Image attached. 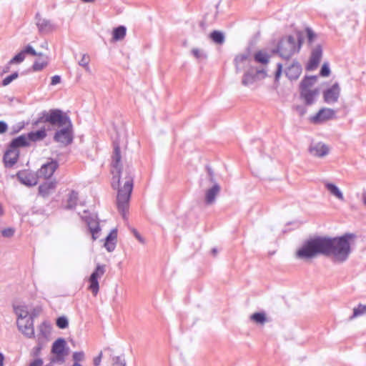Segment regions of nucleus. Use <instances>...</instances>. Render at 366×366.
<instances>
[{
    "mask_svg": "<svg viewBox=\"0 0 366 366\" xmlns=\"http://www.w3.org/2000/svg\"><path fill=\"white\" fill-rule=\"evenodd\" d=\"M121 158L120 147L117 144H114L111 164L113 174L112 187L114 189H118L117 207L119 212L125 219L134 187V169L128 166L122 170Z\"/></svg>",
    "mask_w": 366,
    "mask_h": 366,
    "instance_id": "f257e3e1",
    "label": "nucleus"
},
{
    "mask_svg": "<svg viewBox=\"0 0 366 366\" xmlns=\"http://www.w3.org/2000/svg\"><path fill=\"white\" fill-rule=\"evenodd\" d=\"M49 124L53 127H57L53 139L62 147L71 144L74 139L73 124L67 114L59 109L43 110L38 114V117L32 123L34 126L39 124Z\"/></svg>",
    "mask_w": 366,
    "mask_h": 366,
    "instance_id": "f03ea898",
    "label": "nucleus"
},
{
    "mask_svg": "<svg viewBox=\"0 0 366 366\" xmlns=\"http://www.w3.org/2000/svg\"><path fill=\"white\" fill-rule=\"evenodd\" d=\"M330 246L329 237H314L303 243L297 251V257L303 259H312L320 254L327 257Z\"/></svg>",
    "mask_w": 366,
    "mask_h": 366,
    "instance_id": "7ed1b4c3",
    "label": "nucleus"
},
{
    "mask_svg": "<svg viewBox=\"0 0 366 366\" xmlns=\"http://www.w3.org/2000/svg\"><path fill=\"white\" fill-rule=\"evenodd\" d=\"M355 237L353 234L346 233L340 237H330L331 246L327 257H332L335 262H345L352 252L350 240Z\"/></svg>",
    "mask_w": 366,
    "mask_h": 366,
    "instance_id": "20e7f679",
    "label": "nucleus"
},
{
    "mask_svg": "<svg viewBox=\"0 0 366 366\" xmlns=\"http://www.w3.org/2000/svg\"><path fill=\"white\" fill-rule=\"evenodd\" d=\"M301 46L302 39L300 36L296 39L292 35L285 36L280 39L273 53H277L281 58L287 60L300 51Z\"/></svg>",
    "mask_w": 366,
    "mask_h": 366,
    "instance_id": "39448f33",
    "label": "nucleus"
},
{
    "mask_svg": "<svg viewBox=\"0 0 366 366\" xmlns=\"http://www.w3.org/2000/svg\"><path fill=\"white\" fill-rule=\"evenodd\" d=\"M23 147V136L14 139L9 149L4 154V162L6 167H12L17 162L19 157V148Z\"/></svg>",
    "mask_w": 366,
    "mask_h": 366,
    "instance_id": "423d86ee",
    "label": "nucleus"
},
{
    "mask_svg": "<svg viewBox=\"0 0 366 366\" xmlns=\"http://www.w3.org/2000/svg\"><path fill=\"white\" fill-rule=\"evenodd\" d=\"M81 219L86 224L89 232L92 234L93 240H96L98 238V234L100 232L99 222L97 216L89 214L85 210L84 211V214L81 216Z\"/></svg>",
    "mask_w": 366,
    "mask_h": 366,
    "instance_id": "0eeeda50",
    "label": "nucleus"
},
{
    "mask_svg": "<svg viewBox=\"0 0 366 366\" xmlns=\"http://www.w3.org/2000/svg\"><path fill=\"white\" fill-rule=\"evenodd\" d=\"M106 272V266L104 264H98L94 271L91 274L89 282V289L94 295H97L99 290L98 279L102 277Z\"/></svg>",
    "mask_w": 366,
    "mask_h": 366,
    "instance_id": "6e6552de",
    "label": "nucleus"
},
{
    "mask_svg": "<svg viewBox=\"0 0 366 366\" xmlns=\"http://www.w3.org/2000/svg\"><path fill=\"white\" fill-rule=\"evenodd\" d=\"M322 56V48L320 44L316 45L311 51L308 63L306 65L307 71H313L318 66Z\"/></svg>",
    "mask_w": 366,
    "mask_h": 366,
    "instance_id": "1a4fd4ad",
    "label": "nucleus"
},
{
    "mask_svg": "<svg viewBox=\"0 0 366 366\" xmlns=\"http://www.w3.org/2000/svg\"><path fill=\"white\" fill-rule=\"evenodd\" d=\"M340 94V87L338 83H335L331 87L323 92L324 101L329 104H335L338 101Z\"/></svg>",
    "mask_w": 366,
    "mask_h": 366,
    "instance_id": "9d476101",
    "label": "nucleus"
},
{
    "mask_svg": "<svg viewBox=\"0 0 366 366\" xmlns=\"http://www.w3.org/2000/svg\"><path fill=\"white\" fill-rule=\"evenodd\" d=\"M266 76V71L264 69L255 70L251 69L247 71L242 80L244 86H249L254 84L259 78L263 79Z\"/></svg>",
    "mask_w": 366,
    "mask_h": 366,
    "instance_id": "9b49d317",
    "label": "nucleus"
},
{
    "mask_svg": "<svg viewBox=\"0 0 366 366\" xmlns=\"http://www.w3.org/2000/svg\"><path fill=\"white\" fill-rule=\"evenodd\" d=\"M59 167V162L56 160L51 159L44 164L38 171V177L44 179H49Z\"/></svg>",
    "mask_w": 366,
    "mask_h": 366,
    "instance_id": "f8f14e48",
    "label": "nucleus"
},
{
    "mask_svg": "<svg viewBox=\"0 0 366 366\" xmlns=\"http://www.w3.org/2000/svg\"><path fill=\"white\" fill-rule=\"evenodd\" d=\"M335 117V111L334 109L330 108H322L314 117H312V121L315 123H318L332 119Z\"/></svg>",
    "mask_w": 366,
    "mask_h": 366,
    "instance_id": "ddd939ff",
    "label": "nucleus"
},
{
    "mask_svg": "<svg viewBox=\"0 0 366 366\" xmlns=\"http://www.w3.org/2000/svg\"><path fill=\"white\" fill-rule=\"evenodd\" d=\"M302 69L301 64L297 61H294L292 64L287 66L285 71L286 76L291 81L297 79L301 73Z\"/></svg>",
    "mask_w": 366,
    "mask_h": 366,
    "instance_id": "4468645a",
    "label": "nucleus"
},
{
    "mask_svg": "<svg viewBox=\"0 0 366 366\" xmlns=\"http://www.w3.org/2000/svg\"><path fill=\"white\" fill-rule=\"evenodd\" d=\"M318 95V89L300 91V99H302L305 104L307 106L313 104L315 102Z\"/></svg>",
    "mask_w": 366,
    "mask_h": 366,
    "instance_id": "2eb2a0df",
    "label": "nucleus"
},
{
    "mask_svg": "<svg viewBox=\"0 0 366 366\" xmlns=\"http://www.w3.org/2000/svg\"><path fill=\"white\" fill-rule=\"evenodd\" d=\"M56 184L57 182L56 180L46 181L39 185V194L43 197H49L51 194L54 192Z\"/></svg>",
    "mask_w": 366,
    "mask_h": 366,
    "instance_id": "dca6fc26",
    "label": "nucleus"
},
{
    "mask_svg": "<svg viewBox=\"0 0 366 366\" xmlns=\"http://www.w3.org/2000/svg\"><path fill=\"white\" fill-rule=\"evenodd\" d=\"M46 131L44 127L27 134V137L24 136V147L29 145L28 141L30 142H39L43 140L46 137Z\"/></svg>",
    "mask_w": 366,
    "mask_h": 366,
    "instance_id": "f3484780",
    "label": "nucleus"
},
{
    "mask_svg": "<svg viewBox=\"0 0 366 366\" xmlns=\"http://www.w3.org/2000/svg\"><path fill=\"white\" fill-rule=\"evenodd\" d=\"M66 341L64 338L57 339L52 345L51 352L55 354L59 360H63L65 355Z\"/></svg>",
    "mask_w": 366,
    "mask_h": 366,
    "instance_id": "a211bd4d",
    "label": "nucleus"
},
{
    "mask_svg": "<svg viewBox=\"0 0 366 366\" xmlns=\"http://www.w3.org/2000/svg\"><path fill=\"white\" fill-rule=\"evenodd\" d=\"M309 151L315 157H323L329 153V148L325 144L318 142L311 145Z\"/></svg>",
    "mask_w": 366,
    "mask_h": 366,
    "instance_id": "6ab92c4d",
    "label": "nucleus"
},
{
    "mask_svg": "<svg viewBox=\"0 0 366 366\" xmlns=\"http://www.w3.org/2000/svg\"><path fill=\"white\" fill-rule=\"evenodd\" d=\"M36 26L39 32L41 33H49L54 29V26L52 23L46 19L41 18L39 14L36 16Z\"/></svg>",
    "mask_w": 366,
    "mask_h": 366,
    "instance_id": "aec40b11",
    "label": "nucleus"
},
{
    "mask_svg": "<svg viewBox=\"0 0 366 366\" xmlns=\"http://www.w3.org/2000/svg\"><path fill=\"white\" fill-rule=\"evenodd\" d=\"M220 186L214 182L213 186L205 192V202L207 204H211L214 202L217 195L220 192Z\"/></svg>",
    "mask_w": 366,
    "mask_h": 366,
    "instance_id": "412c9836",
    "label": "nucleus"
},
{
    "mask_svg": "<svg viewBox=\"0 0 366 366\" xmlns=\"http://www.w3.org/2000/svg\"><path fill=\"white\" fill-rule=\"evenodd\" d=\"M117 238V230L112 229L110 233L107 236L104 247L108 252H112L115 249L116 240Z\"/></svg>",
    "mask_w": 366,
    "mask_h": 366,
    "instance_id": "4be33fe9",
    "label": "nucleus"
},
{
    "mask_svg": "<svg viewBox=\"0 0 366 366\" xmlns=\"http://www.w3.org/2000/svg\"><path fill=\"white\" fill-rule=\"evenodd\" d=\"M316 76H306L300 82V91L310 89V87L315 83Z\"/></svg>",
    "mask_w": 366,
    "mask_h": 366,
    "instance_id": "5701e85b",
    "label": "nucleus"
},
{
    "mask_svg": "<svg viewBox=\"0 0 366 366\" xmlns=\"http://www.w3.org/2000/svg\"><path fill=\"white\" fill-rule=\"evenodd\" d=\"M325 188L335 197H336L340 200H344V196L342 192L340 190V189L332 183H326Z\"/></svg>",
    "mask_w": 366,
    "mask_h": 366,
    "instance_id": "b1692460",
    "label": "nucleus"
},
{
    "mask_svg": "<svg viewBox=\"0 0 366 366\" xmlns=\"http://www.w3.org/2000/svg\"><path fill=\"white\" fill-rule=\"evenodd\" d=\"M127 33V29L124 26H119L113 30V39L119 41L124 38Z\"/></svg>",
    "mask_w": 366,
    "mask_h": 366,
    "instance_id": "393cba45",
    "label": "nucleus"
},
{
    "mask_svg": "<svg viewBox=\"0 0 366 366\" xmlns=\"http://www.w3.org/2000/svg\"><path fill=\"white\" fill-rule=\"evenodd\" d=\"M209 36L211 39L217 44H222L225 40L224 34L217 30L211 32Z\"/></svg>",
    "mask_w": 366,
    "mask_h": 366,
    "instance_id": "a878e982",
    "label": "nucleus"
},
{
    "mask_svg": "<svg viewBox=\"0 0 366 366\" xmlns=\"http://www.w3.org/2000/svg\"><path fill=\"white\" fill-rule=\"evenodd\" d=\"M78 197H79L78 192H76L74 190L71 191L69 195L66 208H68V209L75 208L77 204Z\"/></svg>",
    "mask_w": 366,
    "mask_h": 366,
    "instance_id": "bb28decb",
    "label": "nucleus"
},
{
    "mask_svg": "<svg viewBox=\"0 0 366 366\" xmlns=\"http://www.w3.org/2000/svg\"><path fill=\"white\" fill-rule=\"evenodd\" d=\"M23 61V52L21 51L17 54L12 59L10 60L9 64L6 66L3 70L2 74H5L9 71V66L13 64H20Z\"/></svg>",
    "mask_w": 366,
    "mask_h": 366,
    "instance_id": "cd10ccee",
    "label": "nucleus"
},
{
    "mask_svg": "<svg viewBox=\"0 0 366 366\" xmlns=\"http://www.w3.org/2000/svg\"><path fill=\"white\" fill-rule=\"evenodd\" d=\"M48 64L46 60L39 59L35 61L34 64L32 65L31 69H29L26 72L33 71H41L45 66Z\"/></svg>",
    "mask_w": 366,
    "mask_h": 366,
    "instance_id": "c85d7f7f",
    "label": "nucleus"
},
{
    "mask_svg": "<svg viewBox=\"0 0 366 366\" xmlns=\"http://www.w3.org/2000/svg\"><path fill=\"white\" fill-rule=\"evenodd\" d=\"M38 174L33 175L31 174H24V185L26 186H34L38 182Z\"/></svg>",
    "mask_w": 366,
    "mask_h": 366,
    "instance_id": "c756f323",
    "label": "nucleus"
},
{
    "mask_svg": "<svg viewBox=\"0 0 366 366\" xmlns=\"http://www.w3.org/2000/svg\"><path fill=\"white\" fill-rule=\"evenodd\" d=\"M39 335L46 338L50 334L51 327L48 322H44L39 325Z\"/></svg>",
    "mask_w": 366,
    "mask_h": 366,
    "instance_id": "7c9ffc66",
    "label": "nucleus"
},
{
    "mask_svg": "<svg viewBox=\"0 0 366 366\" xmlns=\"http://www.w3.org/2000/svg\"><path fill=\"white\" fill-rule=\"evenodd\" d=\"M254 60L258 63L265 64L269 61V56L264 52L258 51L254 54Z\"/></svg>",
    "mask_w": 366,
    "mask_h": 366,
    "instance_id": "2f4dec72",
    "label": "nucleus"
},
{
    "mask_svg": "<svg viewBox=\"0 0 366 366\" xmlns=\"http://www.w3.org/2000/svg\"><path fill=\"white\" fill-rule=\"evenodd\" d=\"M251 320L259 324H263L266 321V316L264 312H255L250 317Z\"/></svg>",
    "mask_w": 366,
    "mask_h": 366,
    "instance_id": "473e14b6",
    "label": "nucleus"
},
{
    "mask_svg": "<svg viewBox=\"0 0 366 366\" xmlns=\"http://www.w3.org/2000/svg\"><path fill=\"white\" fill-rule=\"evenodd\" d=\"M366 314V305L360 304L357 307L354 308L353 315L351 318L357 317Z\"/></svg>",
    "mask_w": 366,
    "mask_h": 366,
    "instance_id": "72a5a7b5",
    "label": "nucleus"
},
{
    "mask_svg": "<svg viewBox=\"0 0 366 366\" xmlns=\"http://www.w3.org/2000/svg\"><path fill=\"white\" fill-rule=\"evenodd\" d=\"M56 324L59 328L65 329L69 326V321L66 317L61 316L56 319Z\"/></svg>",
    "mask_w": 366,
    "mask_h": 366,
    "instance_id": "f704fd0d",
    "label": "nucleus"
},
{
    "mask_svg": "<svg viewBox=\"0 0 366 366\" xmlns=\"http://www.w3.org/2000/svg\"><path fill=\"white\" fill-rule=\"evenodd\" d=\"M26 55H30L32 56H42V54L40 52L39 53L36 52L35 51V49L30 44H28L24 46V56H26Z\"/></svg>",
    "mask_w": 366,
    "mask_h": 366,
    "instance_id": "c9c22d12",
    "label": "nucleus"
},
{
    "mask_svg": "<svg viewBox=\"0 0 366 366\" xmlns=\"http://www.w3.org/2000/svg\"><path fill=\"white\" fill-rule=\"evenodd\" d=\"M42 344L40 342V337L38 338V344L35 346L31 351V355L34 357L38 358L39 356L41 351L42 350Z\"/></svg>",
    "mask_w": 366,
    "mask_h": 366,
    "instance_id": "e433bc0d",
    "label": "nucleus"
},
{
    "mask_svg": "<svg viewBox=\"0 0 366 366\" xmlns=\"http://www.w3.org/2000/svg\"><path fill=\"white\" fill-rule=\"evenodd\" d=\"M85 355L83 351L74 352L72 355V359L74 362V364H79V362L83 361L84 359Z\"/></svg>",
    "mask_w": 366,
    "mask_h": 366,
    "instance_id": "4c0bfd02",
    "label": "nucleus"
},
{
    "mask_svg": "<svg viewBox=\"0 0 366 366\" xmlns=\"http://www.w3.org/2000/svg\"><path fill=\"white\" fill-rule=\"evenodd\" d=\"M89 57L86 54H83L81 60L79 61V64L81 66H83L86 71H89Z\"/></svg>",
    "mask_w": 366,
    "mask_h": 366,
    "instance_id": "58836bf2",
    "label": "nucleus"
},
{
    "mask_svg": "<svg viewBox=\"0 0 366 366\" xmlns=\"http://www.w3.org/2000/svg\"><path fill=\"white\" fill-rule=\"evenodd\" d=\"M305 31L307 34L308 44H312L314 39L316 38L317 34L313 31L312 29L309 27L306 28Z\"/></svg>",
    "mask_w": 366,
    "mask_h": 366,
    "instance_id": "ea45409f",
    "label": "nucleus"
},
{
    "mask_svg": "<svg viewBox=\"0 0 366 366\" xmlns=\"http://www.w3.org/2000/svg\"><path fill=\"white\" fill-rule=\"evenodd\" d=\"M192 54L197 59H206L207 55L200 49L194 48L192 50Z\"/></svg>",
    "mask_w": 366,
    "mask_h": 366,
    "instance_id": "a19ab883",
    "label": "nucleus"
},
{
    "mask_svg": "<svg viewBox=\"0 0 366 366\" xmlns=\"http://www.w3.org/2000/svg\"><path fill=\"white\" fill-rule=\"evenodd\" d=\"M19 76V74L17 72H14L11 75L6 76L2 82L3 86H7L12 81L16 79Z\"/></svg>",
    "mask_w": 366,
    "mask_h": 366,
    "instance_id": "79ce46f5",
    "label": "nucleus"
},
{
    "mask_svg": "<svg viewBox=\"0 0 366 366\" xmlns=\"http://www.w3.org/2000/svg\"><path fill=\"white\" fill-rule=\"evenodd\" d=\"M112 366H126L124 359L119 356L114 357Z\"/></svg>",
    "mask_w": 366,
    "mask_h": 366,
    "instance_id": "37998d69",
    "label": "nucleus"
},
{
    "mask_svg": "<svg viewBox=\"0 0 366 366\" xmlns=\"http://www.w3.org/2000/svg\"><path fill=\"white\" fill-rule=\"evenodd\" d=\"M330 73V69L327 64H324L320 69V74L322 76H327Z\"/></svg>",
    "mask_w": 366,
    "mask_h": 366,
    "instance_id": "c03bdc74",
    "label": "nucleus"
},
{
    "mask_svg": "<svg viewBox=\"0 0 366 366\" xmlns=\"http://www.w3.org/2000/svg\"><path fill=\"white\" fill-rule=\"evenodd\" d=\"M295 111L300 117L304 116L307 113V108L303 105H297L294 107Z\"/></svg>",
    "mask_w": 366,
    "mask_h": 366,
    "instance_id": "a18cd8bd",
    "label": "nucleus"
},
{
    "mask_svg": "<svg viewBox=\"0 0 366 366\" xmlns=\"http://www.w3.org/2000/svg\"><path fill=\"white\" fill-rule=\"evenodd\" d=\"M247 54H241V55H239V56H237L234 59V61L236 63V64H239L240 63H242L244 62V61H246L247 59Z\"/></svg>",
    "mask_w": 366,
    "mask_h": 366,
    "instance_id": "49530a36",
    "label": "nucleus"
},
{
    "mask_svg": "<svg viewBox=\"0 0 366 366\" xmlns=\"http://www.w3.org/2000/svg\"><path fill=\"white\" fill-rule=\"evenodd\" d=\"M14 312L15 314L17 315L18 317V319H17V325H19V320L20 317H21L22 316V312L23 310H21V307H14ZM19 328L21 329V327L19 325H18Z\"/></svg>",
    "mask_w": 366,
    "mask_h": 366,
    "instance_id": "de8ad7c7",
    "label": "nucleus"
},
{
    "mask_svg": "<svg viewBox=\"0 0 366 366\" xmlns=\"http://www.w3.org/2000/svg\"><path fill=\"white\" fill-rule=\"evenodd\" d=\"M282 64L280 63H278L277 66V71L275 72V76H274L276 81L279 80V79L282 74Z\"/></svg>",
    "mask_w": 366,
    "mask_h": 366,
    "instance_id": "09e8293b",
    "label": "nucleus"
},
{
    "mask_svg": "<svg viewBox=\"0 0 366 366\" xmlns=\"http://www.w3.org/2000/svg\"><path fill=\"white\" fill-rule=\"evenodd\" d=\"M14 229L11 228L4 229L1 231V234L4 237H9L14 234Z\"/></svg>",
    "mask_w": 366,
    "mask_h": 366,
    "instance_id": "8fccbe9b",
    "label": "nucleus"
},
{
    "mask_svg": "<svg viewBox=\"0 0 366 366\" xmlns=\"http://www.w3.org/2000/svg\"><path fill=\"white\" fill-rule=\"evenodd\" d=\"M43 365V360L41 358L38 357L36 358L34 360H33L29 366H42Z\"/></svg>",
    "mask_w": 366,
    "mask_h": 366,
    "instance_id": "3c124183",
    "label": "nucleus"
},
{
    "mask_svg": "<svg viewBox=\"0 0 366 366\" xmlns=\"http://www.w3.org/2000/svg\"><path fill=\"white\" fill-rule=\"evenodd\" d=\"M60 81H61L60 76L55 75L51 77V85H52V86L56 85V84L60 83Z\"/></svg>",
    "mask_w": 366,
    "mask_h": 366,
    "instance_id": "603ef678",
    "label": "nucleus"
},
{
    "mask_svg": "<svg viewBox=\"0 0 366 366\" xmlns=\"http://www.w3.org/2000/svg\"><path fill=\"white\" fill-rule=\"evenodd\" d=\"M102 357V352H101L98 356L94 358V365L99 366L101 363Z\"/></svg>",
    "mask_w": 366,
    "mask_h": 366,
    "instance_id": "864d4df0",
    "label": "nucleus"
},
{
    "mask_svg": "<svg viewBox=\"0 0 366 366\" xmlns=\"http://www.w3.org/2000/svg\"><path fill=\"white\" fill-rule=\"evenodd\" d=\"M207 172H208V174H209V181L211 182H214V172L212 171V169L211 168H209V167H207Z\"/></svg>",
    "mask_w": 366,
    "mask_h": 366,
    "instance_id": "5fc2aeb1",
    "label": "nucleus"
},
{
    "mask_svg": "<svg viewBox=\"0 0 366 366\" xmlns=\"http://www.w3.org/2000/svg\"><path fill=\"white\" fill-rule=\"evenodd\" d=\"M7 128L6 124L4 122L0 121V134L6 132Z\"/></svg>",
    "mask_w": 366,
    "mask_h": 366,
    "instance_id": "6e6d98bb",
    "label": "nucleus"
},
{
    "mask_svg": "<svg viewBox=\"0 0 366 366\" xmlns=\"http://www.w3.org/2000/svg\"><path fill=\"white\" fill-rule=\"evenodd\" d=\"M24 330H31L30 332H28L26 333V335L29 337H33L34 335V328L31 327V328H29V327H27V326H24Z\"/></svg>",
    "mask_w": 366,
    "mask_h": 366,
    "instance_id": "4d7b16f0",
    "label": "nucleus"
},
{
    "mask_svg": "<svg viewBox=\"0 0 366 366\" xmlns=\"http://www.w3.org/2000/svg\"><path fill=\"white\" fill-rule=\"evenodd\" d=\"M4 360V356L1 352H0V366H3Z\"/></svg>",
    "mask_w": 366,
    "mask_h": 366,
    "instance_id": "13d9d810",
    "label": "nucleus"
},
{
    "mask_svg": "<svg viewBox=\"0 0 366 366\" xmlns=\"http://www.w3.org/2000/svg\"><path fill=\"white\" fill-rule=\"evenodd\" d=\"M134 235L135 237L140 241V242H142V239L141 237V236L139 234V233L136 231V230H134Z\"/></svg>",
    "mask_w": 366,
    "mask_h": 366,
    "instance_id": "bf43d9fd",
    "label": "nucleus"
},
{
    "mask_svg": "<svg viewBox=\"0 0 366 366\" xmlns=\"http://www.w3.org/2000/svg\"><path fill=\"white\" fill-rule=\"evenodd\" d=\"M16 177L19 179V182L23 184V178L21 176V172H18L16 174Z\"/></svg>",
    "mask_w": 366,
    "mask_h": 366,
    "instance_id": "052dcab7",
    "label": "nucleus"
},
{
    "mask_svg": "<svg viewBox=\"0 0 366 366\" xmlns=\"http://www.w3.org/2000/svg\"><path fill=\"white\" fill-rule=\"evenodd\" d=\"M4 214V209L2 205L0 204V217Z\"/></svg>",
    "mask_w": 366,
    "mask_h": 366,
    "instance_id": "680f3d73",
    "label": "nucleus"
},
{
    "mask_svg": "<svg viewBox=\"0 0 366 366\" xmlns=\"http://www.w3.org/2000/svg\"><path fill=\"white\" fill-rule=\"evenodd\" d=\"M212 252L215 254L217 252V249L216 248L212 249Z\"/></svg>",
    "mask_w": 366,
    "mask_h": 366,
    "instance_id": "e2e57ef3",
    "label": "nucleus"
},
{
    "mask_svg": "<svg viewBox=\"0 0 366 366\" xmlns=\"http://www.w3.org/2000/svg\"><path fill=\"white\" fill-rule=\"evenodd\" d=\"M71 366H82L80 364H73Z\"/></svg>",
    "mask_w": 366,
    "mask_h": 366,
    "instance_id": "0e129e2a",
    "label": "nucleus"
}]
</instances>
